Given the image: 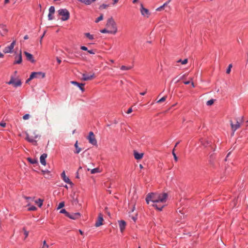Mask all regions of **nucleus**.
<instances>
[{"instance_id":"obj_44","label":"nucleus","mask_w":248,"mask_h":248,"mask_svg":"<svg viewBox=\"0 0 248 248\" xmlns=\"http://www.w3.org/2000/svg\"><path fill=\"white\" fill-rule=\"evenodd\" d=\"M88 53L91 54H94L95 52L93 50H88Z\"/></svg>"},{"instance_id":"obj_2","label":"nucleus","mask_w":248,"mask_h":248,"mask_svg":"<svg viewBox=\"0 0 248 248\" xmlns=\"http://www.w3.org/2000/svg\"><path fill=\"white\" fill-rule=\"evenodd\" d=\"M106 26L109 31L110 33L115 34L117 32V27L116 23L112 17L109 18L107 20Z\"/></svg>"},{"instance_id":"obj_7","label":"nucleus","mask_w":248,"mask_h":248,"mask_svg":"<svg viewBox=\"0 0 248 248\" xmlns=\"http://www.w3.org/2000/svg\"><path fill=\"white\" fill-rule=\"evenodd\" d=\"M16 41L14 40L12 43L10 45V46H6L3 49V52L4 53H12L13 52L14 47L16 45Z\"/></svg>"},{"instance_id":"obj_13","label":"nucleus","mask_w":248,"mask_h":248,"mask_svg":"<svg viewBox=\"0 0 248 248\" xmlns=\"http://www.w3.org/2000/svg\"><path fill=\"white\" fill-rule=\"evenodd\" d=\"M94 74L89 75V74L84 73L82 75V79L84 81H87V80L92 79L93 78H94Z\"/></svg>"},{"instance_id":"obj_56","label":"nucleus","mask_w":248,"mask_h":248,"mask_svg":"<svg viewBox=\"0 0 248 248\" xmlns=\"http://www.w3.org/2000/svg\"><path fill=\"white\" fill-rule=\"evenodd\" d=\"M3 57L4 55L0 52V58H3Z\"/></svg>"},{"instance_id":"obj_14","label":"nucleus","mask_w":248,"mask_h":248,"mask_svg":"<svg viewBox=\"0 0 248 248\" xmlns=\"http://www.w3.org/2000/svg\"><path fill=\"white\" fill-rule=\"evenodd\" d=\"M61 177L63 181L69 184H72V182L70 181L69 178L66 177L65 171H63L61 174Z\"/></svg>"},{"instance_id":"obj_64","label":"nucleus","mask_w":248,"mask_h":248,"mask_svg":"<svg viewBox=\"0 0 248 248\" xmlns=\"http://www.w3.org/2000/svg\"><path fill=\"white\" fill-rule=\"evenodd\" d=\"M246 126L248 127V120L246 122Z\"/></svg>"},{"instance_id":"obj_10","label":"nucleus","mask_w":248,"mask_h":248,"mask_svg":"<svg viewBox=\"0 0 248 248\" xmlns=\"http://www.w3.org/2000/svg\"><path fill=\"white\" fill-rule=\"evenodd\" d=\"M140 6V12L141 15L145 17H148L150 16L149 10L147 9L144 8L142 4H141Z\"/></svg>"},{"instance_id":"obj_24","label":"nucleus","mask_w":248,"mask_h":248,"mask_svg":"<svg viewBox=\"0 0 248 248\" xmlns=\"http://www.w3.org/2000/svg\"><path fill=\"white\" fill-rule=\"evenodd\" d=\"M84 35L87 38H88L90 40H93L94 39L93 35L91 34L90 33H85Z\"/></svg>"},{"instance_id":"obj_61","label":"nucleus","mask_w":248,"mask_h":248,"mask_svg":"<svg viewBox=\"0 0 248 248\" xmlns=\"http://www.w3.org/2000/svg\"><path fill=\"white\" fill-rule=\"evenodd\" d=\"M25 198L26 200H28V199H31V198H30V197H25Z\"/></svg>"},{"instance_id":"obj_36","label":"nucleus","mask_w":248,"mask_h":248,"mask_svg":"<svg viewBox=\"0 0 248 248\" xmlns=\"http://www.w3.org/2000/svg\"><path fill=\"white\" fill-rule=\"evenodd\" d=\"M100 32L101 33H110L109 31L108 30L106 29H104L103 30H101L100 31Z\"/></svg>"},{"instance_id":"obj_8","label":"nucleus","mask_w":248,"mask_h":248,"mask_svg":"<svg viewBox=\"0 0 248 248\" xmlns=\"http://www.w3.org/2000/svg\"><path fill=\"white\" fill-rule=\"evenodd\" d=\"M15 61L14 62V64H20L22 62V57L21 54V51L20 50L19 53L17 54L15 57Z\"/></svg>"},{"instance_id":"obj_9","label":"nucleus","mask_w":248,"mask_h":248,"mask_svg":"<svg viewBox=\"0 0 248 248\" xmlns=\"http://www.w3.org/2000/svg\"><path fill=\"white\" fill-rule=\"evenodd\" d=\"M103 215L102 214L99 213L98 215L97 220L95 223V226L98 227L103 225Z\"/></svg>"},{"instance_id":"obj_34","label":"nucleus","mask_w":248,"mask_h":248,"mask_svg":"<svg viewBox=\"0 0 248 248\" xmlns=\"http://www.w3.org/2000/svg\"><path fill=\"white\" fill-rule=\"evenodd\" d=\"M64 206V202H61L59 203L58 209H61Z\"/></svg>"},{"instance_id":"obj_42","label":"nucleus","mask_w":248,"mask_h":248,"mask_svg":"<svg viewBox=\"0 0 248 248\" xmlns=\"http://www.w3.org/2000/svg\"><path fill=\"white\" fill-rule=\"evenodd\" d=\"M172 155H173L174 159L175 161L176 162V161H177V160H178V158H177V156H176V154H175V153H174V150H173V151H172Z\"/></svg>"},{"instance_id":"obj_48","label":"nucleus","mask_w":248,"mask_h":248,"mask_svg":"<svg viewBox=\"0 0 248 248\" xmlns=\"http://www.w3.org/2000/svg\"><path fill=\"white\" fill-rule=\"evenodd\" d=\"M163 6H162H162H161L160 7H159V8H158L156 9V10H157V11H160V10H161V9H163Z\"/></svg>"},{"instance_id":"obj_3","label":"nucleus","mask_w":248,"mask_h":248,"mask_svg":"<svg viewBox=\"0 0 248 248\" xmlns=\"http://www.w3.org/2000/svg\"><path fill=\"white\" fill-rule=\"evenodd\" d=\"M59 15L62 17L61 20L62 21L67 20L70 17V13L66 9H61L58 11Z\"/></svg>"},{"instance_id":"obj_28","label":"nucleus","mask_w":248,"mask_h":248,"mask_svg":"<svg viewBox=\"0 0 248 248\" xmlns=\"http://www.w3.org/2000/svg\"><path fill=\"white\" fill-rule=\"evenodd\" d=\"M99 172V169L98 168L93 169L91 170V172L92 174H94Z\"/></svg>"},{"instance_id":"obj_43","label":"nucleus","mask_w":248,"mask_h":248,"mask_svg":"<svg viewBox=\"0 0 248 248\" xmlns=\"http://www.w3.org/2000/svg\"><path fill=\"white\" fill-rule=\"evenodd\" d=\"M80 49L83 50H85V51H88V48L86 46H81L80 47Z\"/></svg>"},{"instance_id":"obj_12","label":"nucleus","mask_w":248,"mask_h":248,"mask_svg":"<svg viewBox=\"0 0 248 248\" xmlns=\"http://www.w3.org/2000/svg\"><path fill=\"white\" fill-rule=\"evenodd\" d=\"M230 124L231 126L232 130V131L233 134L234 132L240 127V124L237 121L235 124L232 123V121H230Z\"/></svg>"},{"instance_id":"obj_1","label":"nucleus","mask_w":248,"mask_h":248,"mask_svg":"<svg viewBox=\"0 0 248 248\" xmlns=\"http://www.w3.org/2000/svg\"><path fill=\"white\" fill-rule=\"evenodd\" d=\"M168 198V195L166 193H149L146 198V202L149 204V202H152L153 206L159 211H161L165 206V203Z\"/></svg>"},{"instance_id":"obj_25","label":"nucleus","mask_w":248,"mask_h":248,"mask_svg":"<svg viewBox=\"0 0 248 248\" xmlns=\"http://www.w3.org/2000/svg\"><path fill=\"white\" fill-rule=\"evenodd\" d=\"M43 202V200L41 199H39L38 200L35 201V203L38 204L39 207H41L42 206Z\"/></svg>"},{"instance_id":"obj_16","label":"nucleus","mask_w":248,"mask_h":248,"mask_svg":"<svg viewBox=\"0 0 248 248\" xmlns=\"http://www.w3.org/2000/svg\"><path fill=\"white\" fill-rule=\"evenodd\" d=\"M24 54L25 55V56L27 58V59L28 61H30L31 62H34V60L33 59V56L32 54H30V53H29L27 51L24 52Z\"/></svg>"},{"instance_id":"obj_59","label":"nucleus","mask_w":248,"mask_h":248,"mask_svg":"<svg viewBox=\"0 0 248 248\" xmlns=\"http://www.w3.org/2000/svg\"><path fill=\"white\" fill-rule=\"evenodd\" d=\"M185 75H184L181 78V79H183L185 78Z\"/></svg>"},{"instance_id":"obj_26","label":"nucleus","mask_w":248,"mask_h":248,"mask_svg":"<svg viewBox=\"0 0 248 248\" xmlns=\"http://www.w3.org/2000/svg\"><path fill=\"white\" fill-rule=\"evenodd\" d=\"M132 68V66H126L125 65H122L120 69L122 70H130Z\"/></svg>"},{"instance_id":"obj_32","label":"nucleus","mask_w":248,"mask_h":248,"mask_svg":"<svg viewBox=\"0 0 248 248\" xmlns=\"http://www.w3.org/2000/svg\"><path fill=\"white\" fill-rule=\"evenodd\" d=\"M167 99V96H165L162 97L161 99L157 101V103H160L164 102Z\"/></svg>"},{"instance_id":"obj_18","label":"nucleus","mask_w":248,"mask_h":248,"mask_svg":"<svg viewBox=\"0 0 248 248\" xmlns=\"http://www.w3.org/2000/svg\"><path fill=\"white\" fill-rule=\"evenodd\" d=\"M32 73H34L35 75L34 76V78H38L41 77L42 78H44L45 77V73L42 72H32Z\"/></svg>"},{"instance_id":"obj_23","label":"nucleus","mask_w":248,"mask_h":248,"mask_svg":"<svg viewBox=\"0 0 248 248\" xmlns=\"http://www.w3.org/2000/svg\"><path fill=\"white\" fill-rule=\"evenodd\" d=\"M28 161L31 164H34L38 162L37 160L36 159H32L31 157L27 158Z\"/></svg>"},{"instance_id":"obj_11","label":"nucleus","mask_w":248,"mask_h":248,"mask_svg":"<svg viewBox=\"0 0 248 248\" xmlns=\"http://www.w3.org/2000/svg\"><path fill=\"white\" fill-rule=\"evenodd\" d=\"M80 216V214L78 212L74 213H67V217L74 220L79 218Z\"/></svg>"},{"instance_id":"obj_45","label":"nucleus","mask_w":248,"mask_h":248,"mask_svg":"<svg viewBox=\"0 0 248 248\" xmlns=\"http://www.w3.org/2000/svg\"><path fill=\"white\" fill-rule=\"evenodd\" d=\"M108 6V5L103 4L102 5H101V7L102 8L105 9Z\"/></svg>"},{"instance_id":"obj_17","label":"nucleus","mask_w":248,"mask_h":248,"mask_svg":"<svg viewBox=\"0 0 248 248\" xmlns=\"http://www.w3.org/2000/svg\"><path fill=\"white\" fill-rule=\"evenodd\" d=\"M46 157L47 154L44 153L41 155L40 158L41 163L44 166L46 165Z\"/></svg>"},{"instance_id":"obj_40","label":"nucleus","mask_w":248,"mask_h":248,"mask_svg":"<svg viewBox=\"0 0 248 248\" xmlns=\"http://www.w3.org/2000/svg\"><path fill=\"white\" fill-rule=\"evenodd\" d=\"M53 14H50L49 13H48V18L49 20H52L53 19Z\"/></svg>"},{"instance_id":"obj_62","label":"nucleus","mask_w":248,"mask_h":248,"mask_svg":"<svg viewBox=\"0 0 248 248\" xmlns=\"http://www.w3.org/2000/svg\"><path fill=\"white\" fill-rule=\"evenodd\" d=\"M179 142H180L179 141L177 142L175 144V147H176V146L178 145V144L179 143Z\"/></svg>"},{"instance_id":"obj_33","label":"nucleus","mask_w":248,"mask_h":248,"mask_svg":"<svg viewBox=\"0 0 248 248\" xmlns=\"http://www.w3.org/2000/svg\"><path fill=\"white\" fill-rule=\"evenodd\" d=\"M232 64H230L228 66V68L227 69V70H226V73L229 74L230 73V72H231V68H232Z\"/></svg>"},{"instance_id":"obj_30","label":"nucleus","mask_w":248,"mask_h":248,"mask_svg":"<svg viewBox=\"0 0 248 248\" xmlns=\"http://www.w3.org/2000/svg\"><path fill=\"white\" fill-rule=\"evenodd\" d=\"M103 19V15L101 14L98 18H97L95 21V23H98L100 21H101Z\"/></svg>"},{"instance_id":"obj_38","label":"nucleus","mask_w":248,"mask_h":248,"mask_svg":"<svg viewBox=\"0 0 248 248\" xmlns=\"http://www.w3.org/2000/svg\"><path fill=\"white\" fill-rule=\"evenodd\" d=\"M60 213L64 214L66 217H67V213H69V212H67L64 209H62L60 211Z\"/></svg>"},{"instance_id":"obj_5","label":"nucleus","mask_w":248,"mask_h":248,"mask_svg":"<svg viewBox=\"0 0 248 248\" xmlns=\"http://www.w3.org/2000/svg\"><path fill=\"white\" fill-rule=\"evenodd\" d=\"M7 83L9 85L12 84L14 87H19L22 84L20 80H16L13 77L11 78L10 81L7 82Z\"/></svg>"},{"instance_id":"obj_54","label":"nucleus","mask_w":248,"mask_h":248,"mask_svg":"<svg viewBox=\"0 0 248 248\" xmlns=\"http://www.w3.org/2000/svg\"><path fill=\"white\" fill-rule=\"evenodd\" d=\"M114 2L113 4H116V3H117L119 1V0H112Z\"/></svg>"},{"instance_id":"obj_53","label":"nucleus","mask_w":248,"mask_h":248,"mask_svg":"<svg viewBox=\"0 0 248 248\" xmlns=\"http://www.w3.org/2000/svg\"><path fill=\"white\" fill-rule=\"evenodd\" d=\"M9 2V0H4V4H7Z\"/></svg>"},{"instance_id":"obj_52","label":"nucleus","mask_w":248,"mask_h":248,"mask_svg":"<svg viewBox=\"0 0 248 248\" xmlns=\"http://www.w3.org/2000/svg\"><path fill=\"white\" fill-rule=\"evenodd\" d=\"M146 91H145L144 92H141L140 93V94L141 95H144L146 94Z\"/></svg>"},{"instance_id":"obj_15","label":"nucleus","mask_w":248,"mask_h":248,"mask_svg":"<svg viewBox=\"0 0 248 248\" xmlns=\"http://www.w3.org/2000/svg\"><path fill=\"white\" fill-rule=\"evenodd\" d=\"M8 31V30L5 25L0 24V33L1 35H4Z\"/></svg>"},{"instance_id":"obj_19","label":"nucleus","mask_w":248,"mask_h":248,"mask_svg":"<svg viewBox=\"0 0 248 248\" xmlns=\"http://www.w3.org/2000/svg\"><path fill=\"white\" fill-rule=\"evenodd\" d=\"M119 227L121 230V232H123V231L124 230L125 226H126V222L124 220H121L119 221Z\"/></svg>"},{"instance_id":"obj_35","label":"nucleus","mask_w":248,"mask_h":248,"mask_svg":"<svg viewBox=\"0 0 248 248\" xmlns=\"http://www.w3.org/2000/svg\"><path fill=\"white\" fill-rule=\"evenodd\" d=\"M23 230L24 231V233L25 235V238H27L28 236L29 235V232L25 229V228H23Z\"/></svg>"},{"instance_id":"obj_27","label":"nucleus","mask_w":248,"mask_h":248,"mask_svg":"<svg viewBox=\"0 0 248 248\" xmlns=\"http://www.w3.org/2000/svg\"><path fill=\"white\" fill-rule=\"evenodd\" d=\"M34 75V73H31L30 76V78L26 80V83H28L30 81L33 79Z\"/></svg>"},{"instance_id":"obj_20","label":"nucleus","mask_w":248,"mask_h":248,"mask_svg":"<svg viewBox=\"0 0 248 248\" xmlns=\"http://www.w3.org/2000/svg\"><path fill=\"white\" fill-rule=\"evenodd\" d=\"M71 83L74 85H77L82 91H84V88L83 87V86L84 85V84L79 83L75 81H72Z\"/></svg>"},{"instance_id":"obj_60","label":"nucleus","mask_w":248,"mask_h":248,"mask_svg":"<svg viewBox=\"0 0 248 248\" xmlns=\"http://www.w3.org/2000/svg\"><path fill=\"white\" fill-rule=\"evenodd\" d=\"M191 85H192V86L193 87H195V86H194V83H193L192 81L191 82Z\"/></svg>"},{"instance_id":"obj_46","label":"nucleus","mask_w":248,"mask_h":248,"mask_svg":"<svg viewBox=\"0 0 248 248\" xmlns=\"http://www.w3.org/2000/svg\"><path fill=\"white\" fill-rule=\"evenodd\" d=\"M0 125L2 127H5L6 126V123H0Z\"/></svg>"},{"instance_id":"obj_41","label":"nucleus","mask_w":248,"mask_h":248,"mask_svg":"<svg viewBox=\"0 0 248 248\" xmlns=\"http://www.w3.org/2000/svg\"><path fill=\"white\" fill-rule=\"evenodd\" d=\"M30 116L29 114H26L23 116V119L25 120H28L30 118Z\"/></svg>"},{"instance_id":"obj_29","label":"nucleus","mask_w":248,"mask_h":248,"mask_svg":"<svg viewBox=\"0 0 248 248\" xmlns=\"http://www.w3.org/2000/svg\"><path fill=\"white\" fill-rule=\"evenodd\" d=\"M188 60L187 59H185L184 60H179L177 61V62H181L182 64H186L187 63Z\"/></svg>"},{"instance_id":"obj_21","label":"nucleus","mask_w":248,"mask_h":248,"mask_svg":"<svg viewBox=\"0 0 248 248\" xmlns=\"http://www.w3.org/2000/svg\"><path fill=\"white\" fill-rule=\"evenodd\" d=\"M134 155L135 159L139 160L141 159L143 157V154L139 153L135 151L134 153Z\"/></svg>"},{"instance_id":"obj_22","label":"nucleus","mask_w":248,"mask_h":248,"mask_svg":"<svg viewBox=\"0 0 248 248\" xmlns=\"http://www.w3.org/2000/svg\"><path fill=\"white\" fill-rule=\"evenodd\" d=\"M75 147L76 148V151L74 152L75 154H78L81 151V149L78 147V141H77L74 145Z\"/></svg>"},{"instance_id":"obj_31","label":"nucleus","mask_w":248,"mask_h":248,"mask_svg":"<svg viewBox=\"0 0 248 248\" xmlns=\"http://www.w3.org/2000/svg\"><path fill=\"white\" fill-rule=\"evenodd\" d=\"M49 13L50 14H54V13H55V8L54 6H51L49 7Z\"/></svg>"},{"instance_id":"obj_4","label":"nucleus","mask_w":248,"mask_h":248,"mask_svg":"<svg viewBox=\"0 0 248 248\" xmlns=\"http://www.w3.org/2000/svg\"><path fill=\"white\" fill-rule=\"evenodd\" d=\"M39 137L38 135L35 134L34 135H29L28 134H26V140L29 142L31 143L33 145H37L36 139Z\"/></svg>"},{"instance_id":"obj_47","label":"nucleus","mask_w":248,"mask_h":248,"mask_svg":"<svg viewBox=\"0 0 248 248\" xmlns=\"http://www.w3.org/2000/svg\"><path fill=\"white\" fill-rule=\"evenodd\" d=\"M132 111V108H128V109L127 110V111L126 113H127V114H129V113H130Z\"/></svg>"},{"instance_id":"obj_58","label":"nucleus","mask_w":248,"mask_h":248,"mask_svg":"<svg viewBox=\"0 0 248 248\" xmlns=\"http://www.w3.org/2000/svg\"><path fill=\"white\" fill-rule=\"evenodd\" d=\"M138 1H139V0H133V3H135L137 2Z\"/></svg>"},{"instance_id":"obj_57","label":"nucleus","mask_w":248,"mask_h":248,"mask_svg":"<svg viewBox=\"0 0 248 248\" xmlns=\"http://www.w3.org/2000/svg\"><path fill=\"white\" fill-rule=\"evenodd\" d=\"M78 231H79L80 234H81V235H83V232L81 230H79Z\"/></svg>"},{"instance_id":"obj_55","label":"nucleus","mask_w":248,"mask_h":248,"mask_svg":"<svg viewBox=\"0 0 248 248\" xmlns=\"http://www.w3.org/2000/svg\"><path fill=\"white\" fill-rule=\"evenodd\" d=\"M28 36L27 35H25L24 37V39L25 40H26V39H28Z\"/></svg>"},{"instance_id":"obj_37","label":"nucleus","mask_w":248,"mask_h":248,"mask_svg":"<svg viewBox=\"0 0 248 248\" xmlns=\"http://www.w3.org/2000/svg\"><path fill=\"white\" fill-rule=\"evenodd\" d=\"M36 210H37V208L35 206H33V205H32L28 209L29 211H35Z\"/></svg>"},{"instance_id":"obj_39","label":"nucleus","mask_w":248,"mask_h":248,"mask_svg":"<svg viewBox=\"0 0 248 248\" xmlns=\"http://www.w3.org/2000/svg\"><path fill=\"white\" fill-rule=\"evenodd\" d=\"M213 103H214V100L213 99H211V100H208L206 104L208 106H210V105H212L213 104Z\"/></svg>"},{"instance_id":"obj_49","label":"nucleus","mask_w":248,"mask_h":248,"mask_svg":"<svg viewBox=\"0 0 248 248\" xmlns=\"http://www.w3.org/2000/svg\"><path fill=\"white\" fill-rule=\"evenodd\" d=\"M190 83V81H186L184 82V83L186 85L189 84Z\"/></svg>"},{"instance_id":"obj_51","label":"nucleus","mask_w":248,"mask_h":248,"mask_svg":"<svg viewBox=\"0 0 248 248\" xmlns=\"http://www.w3.org/2000/svg\"><path fill=\"white\" fill-rule=\"evenodd\" d=\"M57 62L59 64H60L61 63V60L59 59L58 58H57Z\"/></svg>"},{"instance_id":"obj_50","label":"nucleus","mask_w":248,"mask_h":248,"mask_svg":"<svg viewBox=\"0 0 248 248\" xmlns=\"http://www.w3.org/2000/svg\"><path fill=\"white\" fill-rule=\"evenodd\" d=\"M170 0H169L168 1L166 2V3H165L162 6H163V7L165 6H166L168 3H169L170 2Z\"/></svg>"},{"instance_id":"obj_63","label":"nucleus","mask_w":248,"mask_h":248,"mask_svg":"<svg viewBox=\"0 0 248 248\" xmlns=\"http://www.w3.org/2000/svg\"><path fill=\"white\" fill-rule=\"evenodd\" d=\"M140 169L143 168V166H142V165L141 164H140Z\"/></svg>"},{"instance_id":"obj_6","label":"nucleus","mask_w":248,"mask_h":248,"mask_svg":"<svg viewBox=\"0 0 248 248\" xmlns=\"http://www.w3.org/2000/svg\"><path fill=\"white\" fill-rule=\"evenodd\" d=\"M87 139L88 140L90 143L93 145H97V140L95 138L93 133L92 131L89 132Z\"/></svg>"}]
</instances>
